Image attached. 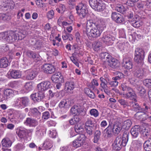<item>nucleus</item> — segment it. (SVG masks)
Masks as SVG:
<instances>
[{
	"instance_id": "f257e3e1",
	"label": "nucleus",
	"mask_w": 151,
	"mask_h": 151,
	"mask_svg": "<svg viewBox=\"0 0 151 151\" xmlns=\"http://www.w3.org/2000/svg\"><path fill=\"white\" fill-rule=\"evenodd\" d=\"M129 133L127 131H125L122 137H117L112 145V149L115 151H119L122 147L126 146L128 140Z\"/></svg>"
},
{
	"instance_id": "f03ea898",
	"label": "nucleus",
	"mask_w": 151,
	"mask_h": 151,
	"mask_svg": "<svg viewBox=\"0 0 151 151\" xmlns=\"http://www.w3.org/2000/svg\"><path fill=\"white\" fill-rule=\"evenodd\" d=\"M0 38L4 39L9 43L15 42L20 39L19 35L13 31L5 32L0 34Z\"/></svg>"
},
{
	"instance_id": "7ed1b4c3",
	"label": "nucleus",
	"mask_w": 151,
	"mask_h": 151,
	"mask_svg": "<svg viewBox=\"0 0 151 151\" xmlns=\"http://www.w3.org/2000/svg\"><path fill=\"white\" fill-rule=\"evenodd\" d=\"M134 60L138 64L142 65L143 64L144 51L142 49L137 48L135 51Z\"/></svg>"
},
{
	"instance_id": "20e7f679",
	"label": "nucleus",
	"mask_w": 151,
	"mask_h": 151,
	"mask_svg": "<svg viewBox=\"0 0 151 151\" xmlns=\"http://www.w3.org/2000/svg\"><path fill=\"white\" fill-rule=\"evenodd\" d=\"M100 0H89V3L91 7L95 10L101 12L105 8L104 4L99 2Z\"/></svg>"
},
{
	"instance_id": "39448f33",
	"label": "nucleus",
	"mask_w": 151,
	"mask_h": 151,
	"mask_svg": "<svg viewBox=\"0 0 151 151\" xmlns=\"http://www.w3.org/2000/svg\"><path fill=\"white\" fill-rule=\"evenodd\" d=\"M102 31L100 28L99 24L93 28H91L89 31H87V36L94 38H96L99 37Z\"/></svg>"
},
{
	"instance_id": "423d86ee",
	"label": "nucleus",
	"mask_w": 151,
	"mask_h": 151,
	"mask_svg": "<svg viewBox=\"0 0 151 151\" xmlns=\"http://www.w3.org/2000/svg\"><path fill=\"white\" fill-rule=\"evenodd\" d=\"M76 10L78 16L81 19L85 18L87 15L88 10L84 5L81 3L76 6Z\"/></svg>"
},
{
	"instance_id": "0eeeda50",
	"label": "nucleus",
	"mask_w": 151,
	"mask_h": 151,
	"mask_svg": "<svg viewBox=\"0 0 151 151\" xmlns=\"http://www.w3.org/2000/svg\"><path fill=\"white\" fill-rule=\"evenodd\" d=\"M133 75L135 77L142 79L145 76L146 73L141 67L136 65L134 68Z\"/></svg>"
},
{
	"instance_id": "6e6552de",
	"label": "nucleus",
	"mask_w": 151,
	"mask_h": 151,
	"mask_svg": "<svg viewBox=\"0 0 151 151\" xmlns=\"http://www.w3.org/2000/svg\"><path fill=\"white\" fill-rule=\"evenodd\" d=\"M52 87L51 83L49 81H43L37 85V88L40 92H44Z\"/></svg>"
},
{
	"instance_id": "1a4fd4ad",
	"label": "nucleus",
	"mask_w": 151,
	"mask_h": 151,
	"mask_svg": "<svg viewBox=\"0 0 151 151\" xmlns=\"http://www.w3.org/2000/svg\"><path fill=\"white\" fill-rule=\"evenodd\" d=\"M86 137L84 134L79 135L77 139L73 142V146L75 148L80 147L84 142Z\"/></svg>"
},
{
	"instance_id": "9d476101",
	"label": "nucleus",
	"mask_w": 151,
	"mask_h": 151,
	"mask_svg": "<svg viewBox=\"0 0 151 151\" xmlns=\"http://www.w3.org/2000/svg\"><path fill=\"white\" fill-rule=\"evenodd\" d=\"M42 68L43 72L47 74H52L55 71V66L51 64H44Z\"/></svg>"
},
{
	"instance_id": "9b49d317",
	"label": "nucleus",
	"mask_w": 151,
	"mask_h": 151,
	"mask_svg": "<svg viewBox=\"0 0 151 151\" xmlns=\"http://www.w3.org/2000/svg\"><path fill=\"white\" fill-rule=\"evenodd\" d=\"M111 18L113 21L118 23H123L124 21V19L123 16L116 12H112Z\"/></svg>"
},
{
	"instance_id": "f8f14e48",
	"label": "nucleus",
	"mask_w": 151,
	"mask_h": 151,
	"mask_svg": "<svg viewBox=\"0 0 151 151\" xmlns=\"http://www.w3.org/2000/svg\"><path fill=\"white\" fill-rule=\"evenodd\" d=\"M25 54L27 56L32 58L36 62L40 60V56L36 52L27 50Z\"/></svg>"
},
{
	"instance_id": "ddd939ff",
	"label": "nucleus",
	"mask_w": 151,
	"mask_h": 151,
	"mask_svg": "<svg viewBox=\"0 0 151 151\" xmlns=\"http://www.w3.org/2000/svg\"><path fill=\"white\" fill-rule=\"evenodd\" d=\"M122 65L125 69L128 70L132 69L133 65L132 59L129 57L124 58L123 59Z\"/></svg>"
},
{
	"instance_id": "4468645a",
	"label": "nucleus",
	"mask_w": 151,
	"mask_h": 151,
	"mask_svg": "<svg viewBox=\"0 0 151 151\" xmlns=\"http://www.w3.org/2000/svg\"><path fill=\"white\" fill-rule=\"evenodd\" d=\"M8 77L9 78L17 79L21 77V73L17 70H12L9 71L7 74Z\"/></svg>"
},
{
	"instance_id": "2eb2a0df",
	"label": "nucleus",
	"mask_w": 151,
	"mask_h": 151,
	"mask_svg": "<svg viewBox=\"0 0 151 151\" xmlns=\"http://www.w3.org/2000/svg\"><path fill=\"white\" fill-rule=\"evenodd\" d=\"M140 129L141 127L139 125H136L132 128L130 133L133 138H135L138 137Z\"/></svg>"
},
{
	"instance_id": "dca6fc26",
	"label": "nucleus",
	"mask_w": 151,
	"mask_h": 151,
	"mask_svg": "<svg viewBox=\"0 0 151 151\" xmlns=\"http://www.w3.org/2000/svg\"><path fill=\"white\" fill-rule=\"evenodd\" d=\"M37 130L35 132L36 136L38 138H41L45 133L46 129L43 126H39L36 128Z\"/></svg>"
},
{
	"instance_id": "f3484780",
	"label": "nucleus",
	"mask_w": 151,
	"mask_h": 151,
	"mask_svg": "<svg viewBox=\"0 0 151 151\" xmlns=\"http://www.w3.org/2000/svg\"><path fill=\"white\" fill-rule=\"evenodd\" d=\"M107 64L111 68H116L120 65V63L116 59L111 57L109 60H108Z\"/></svg>"
},
{
	"instance_id": "a211bd4d",
	"label": "nucleus",
	"mask_w": 151,
	"mask_h": 151,
	"mask_svg": "<svg viewBox=\"0 0 151 151\" xmlns=\"http://www.w3.org/2000/svg\"><path fill=\"white\" fill-rule=\"evenodd\" d=\"M14 6V2L11 0H4L3 1L2 7L4 8H7L6 10L8 9H13Z\"/></svg>"
},
{
	"instance_id": "6ab92c4d",
	"label": "nucleus",
	"mask_w": 151,
	"mask_h": 151,
	"mask_svg": "<svg viewBox=\"0 0 151 151\" xmlns=\"http://www.w3.org/2000/svg\"><path fill=\"white\" fill-rule=\"evenodd\" d=\"M25 78L27 80H32L36 77L37 72L35 70H29L27 71Z\"/></svg>"
},
{
	"instance_id": "aec40b11",
	"label": "nucleus",
	"mask_w": 151,
	"mask_h": 151,
	"mask_svg": "<svg viewBox=\"0 0 151 151\" xmlns=\"http://www.w3.org/2000/svg\"><path fill=\"white\" fill-rule=\"evenodd\" d=\"M83 109L80 106L75 105L72 107L70 109L71 112L72 114L78 115L83 111Z\"/></svg>"
},
{
	"instance_id": "412c9836",
	"label": "nucleus",
	"mask_w": 151,
	"mask_h": 151,
	"mask_svg": "<svg viewBox=\"0 0 151 151\" xmlns=\"http://www.w3.org/2000/svg\"><path fill=\"white\" fill-rule=\"evenodd\" d=\"M63 77L62 76L60 72H58L53 74L52 77L51 79L54 82L58 83L59 81L63 82Z\"/></svg>"
},
{
	"instance_id": "4be33fe9",
	"label": "nucleus",
	"mask_w": 151,
	"mask_h": 151,
	"mask_svg": "<svg viewBox=\"0 0 151 151\" xmlns=\"http://www.w3.org/2000/svg\"><path fill=\"white\" fill-rule=\"evenodd\" d=\"M29 113L30 115L34 117L40 119L41 116V113L36 108L30 109Z\"/></svg>"
},
{
	"instance_id": "5701e85b",
	"label": "nucleus",
	"mask_w": 151,
	"mask_h": 151,
	"mask_svg": "<svg viewBox=\"0 0 151 151\" xmlns=\"http://www.w3.org/2000/svg\"><path fill=\"white\" fill-rule=\"evenodd\" d=\"M99 24L98 22H93L92 20H88L86 25V33H87V30L88 31H90V29H89V27L93 28V27H95L96 26H98Z\"/></svg>"
},
{
	"instance_id": "b1692460",
	"label": "nucleus",
	"mask_w": 151,
	"mask_h": 151,
	"mask_svg": "<svg viewBox=\"0 0 151 151\" xmlns=\"http://www.w3.org/2000/svg\"><path fill=\"white\" fill-rule=\"evenodd\" d=\"M115 39L114 37L108 34L107 32L104 33L102 38V40L104 42H111V41L114 40Z\"/></svg>"
},
{
	"instance_id": "393cba45",
	"label": "nucleus",
	"mask_w": 151,
	"mask_h": 151,
	"mask_svg": "<svg viewBox=\"0 0 151 151\" xmlns=\"http://www.w3.org/2000/svg\"><path fill=\"white\" fill-rule=\"evenodd\" d=\"M132 110L135 111H140L142 107L136 101L129 102V106Z\"/></svg>"
},
{
	"instance_id": "a878e982",
	"label": "nucleus",
	"mask_w": 151,
	"mask_h": 151,
	"mask_svg": "<svg viewBox=\"0 0 151 151\" xmlns=\"http://www.w3.org/2000/svg\"><path fill=\"white\" fill-rule=\"evenodd\" d=\"M52 147V141L48 139L45 140L42 145V147L44 150H50Z\"/></svg>"
},
{
	"instance_id": "bb28decb",
	"label": "nucleus",
	"mask_w": 151,
	"mask_h": 151,
	"mask_svg": "<svg viewBox=\"0 0 151 151\" xmlns=\"http://www.w3.org/2000/svg\"><path fill=\"white\" fill-rule=\"evenodd\" d=\"M124 95L126 96V97L127 98H132L135 101L137 102V100L136 99V94L132 88H131L130 91H128Z\"/></svg>"
},
{
	"instance_id": "cd10ccee",
	"label": "nucleus",
	"mask_w": 151,
	"mask_h": 151,
	"mask_svg": "<svg viewBox=\"0 0 151 151\" xmlns=\"http://www.w3.org/2000/svg\"><path fill=\"white\" fill-rule=\"evenodd\" d=\"M9 65L10 63L6 57L0 59V68H5Z\"/></svg>"
},
{
	"instance_id": "c85d7f7f",
	"label": "nucleus",
	"mask_w": 151,
	"mask_h": 151,
	"mask_svg": "<svg viewBox=\"0 0 151 151\" xmlns=\"http://www.w3.org/2000/svg\"><path fill=\"white\" fill-rule=\"evenodd\" d=\"M12 142L8 138H4L1 141L2 146L4 147H9L12 145Z\"/></svg>"
},
{
	"instance_id": "c756f323",
	"label": "nucleus",
	"mask_w": 151,
	"mask_h": 151,
	"mask_svg": "<svg viewBox=\"0 0 151 151\" xmlns=\"http://www.w3.org/2000/svg\"><path fill=\"white\" fill-rule=\"evenodd\" d=\"M105 136L106 138L111 137L112 135V129L111 124H109L108 126L105 130Z\"/></svg>"
},
{
	"instance_id": "7c9ffc66",
	"label": "nucleus",
	"mask_w": 151,
	"mask_h": 151,
	"mask_svg": "<svg viewBox=\"0 0 151 151\" xmlns=\"http://www.w3.org/2000/svg\"><path fill=\"white\" fill-rule=\"evenodd\" d=\"M143 147L146 151H151V138L145 142L143 144Z\"/></svg>"
},
{
	"instance_id": "2f4dec72",
	"label": "nucleus",
	"mask_w": 151,
	"mask_h": 151,
	"mask_svg": "<svg viewBox=\"0 0 151 151\" xmlns=\"http://www.w3.org/2000/svg\"><path fill=\"white\" fill-rule=\"evenodd\" d=\"M74 88V84L72 81L67 82L65 86V89L68 92L73 90Z\"/></svg>"
},
{
	"instance_id": "473e14b6",
	"label": "nucleus",
	"mask_w": 151,
	"mask_h": 151,
	"mask_svg": "<svg viewBox=\"0 0 151 151\" xmlns=\"http://www.w3.org/2000/svg\"><path fill=\"white\" fill-rule=\"evenodd\" d=\"M122 127L120 125L114 124L112 128L113 132L115 134H118L122 129Z\"/></svg>"
},
{
	"instance_id": "72a5a7b5",
	"label": "nucleus",
	"mask_w": 151,
	"mask_h": 151,
	"mask_svg": "<svg viewBox=\"0 0 151 151\" xmlns=\"http://www.w3.org/2000/svg\"><path fill=\"white\" fill-rule=\"evenodd\" d=\"M13 91L12 90L10 89H7L4 90V91L3 97L2 100H3L6 99L7 96H11L12 95Z\"/></svg>"
},
{
	"instance_id": "f704fd0d",
	"label": "nucleus",
	"mask_w": 151,
	"mask_h": 151,
	"mask_svg": "<svg viewBox=\"0 0 151 151\" xmlns=\"http://www.w3.org/2000/svg\"><path fill=\"white\" fill-rule=\"evenodd\" d=\"M17 129L18 130L16 133L19 137L21 138H23L26 137L24 128H20Z\"/></svg>"
},
{
	"instance_id": "c9c22d12",
	"label": "nucleus",
	"mask_w": 151,
	"mask_h": 151,
	"mask_svg": "<svg viewBox=\"0 0 151 151\" xmlns=\"http://www.w3.org/2000/svg\"><path fill=\"white\" fill-rule=\"evenodd\" d=\"M122 90L123 91L124 95L128 91H130L131 88H130L127 83L125 82L122 83L121 85Z\"/></svg>"
},
{
	"instance_id": "e433bc0d",
	"label": "nucleus",
	"mask_w": 151,
	"mask_h": 151,
	"mask_svg": "<svg viewBox=\"0 0 151 151\" xmlns=\"http://www.w3.org/2000/svg\"><path fill=\"white\" fill-rule=\"evenodd\" d=\"M149 131L145 128H141L140 130V133L142 136L144 138H146L150 135Z\"/></svg>"
},
{
	"instance_id": "4c0bfd02",
	"label": "nucleus",
	"mask_w": 151,
	"mask_h": 151,
	"mask_svg": "<svg viewBox=\"0 0 151 151\" xmlns=\"http://www.w3.org/2000/svg\"><path fill=\"white\" fill-rule=\"evenodd\" d=\"M11 18V16L8 14H0V22L1 21H8Z\"/></svg>"
},
{
	"instance_id": "58836bf2",
	"label": "nucleus",
	"mask_w": 151,
	"mask_h": 151,
	"mask_svg": "<svg viewBox=\"0 0 151 151\" xmlns=\"http://www.w3.org/2000/svg\"><path fill=\"white\" fill-rule=\"evenodd\" d=\"M21 99L22 107L27 106L29 104L30 100L28 97H21Z\"/></svg>"
},
{
	"instance_id": "ea45409f",
	"label": "nucleus",
	"mask_w": 151,
	"mask_h": 151,
	"mask_svg": "<svg viewBox=\"0 0 151 151\" xmlns=\"http://www.w3.org/2000/svg\"><path fill=\"white\" fill-rule=\"evenodd\" d=\"M131 24L135 28H138L142 25V22L140 21H137L135 19L134 20H130Z\"/></svg>"
},
{
	"instance_id": "a19ab883",
	"label": "nucleus",
	"mask_w": 151,
	"mask_h": 151,
	"mask_svg": "<svg viewBox=\"0 0 151 151\" xmlns=\"http://www.w3.org/2000/svg\"><path fill=\"white\" fill-rule=\"evenodd\" d=\"M85 128L88 137H92L94 130V127H85Z\"/></svg>"
},
{
	"instance_id": "79ce46f5",
	"label": "nucleus",
	"mask_w": 151,
	"mask_h": 151,
	"mask_svg": "<svg viewBox=\"0 0 151 151\" xmlns=\"http://www.w3.org/2000/svg\"><path fill=\"white\" fill-rule=\"evenodd\" d=\"M75 130L76 133L80 134L83 130V126L80 123L76 124L75 126Z\"/></svg>"
},
{
	"instance_id": "37998d69",
	"label": "nucleus",
	"mask_w": 151,
	"mask_h": 151,
	"mask_svg": "<svg viewBox=\"0 0 151 151\" xmlns=\"http://www.w3.org/2000/svg\"><path fill=\"white\" fill-rule=\"evenodd\" d=\"M100 56L101 58L102 59H104L105 61H106L107 63L108 62V60H109L112 57L110 55L106 52L101 53L100 54Z\"/></svg>"
},
{
	"instance_id": "c03bdc74",
	"label": "nucleus",
	"mask_w": 151,
	"mask_h": 151,
	"mask_svg": "<svg viewBox=\"0 0 151 151\" xmlns=\"http://www.w3.org/2000/svg\"><path fill=\"white\" fill-rule=\"evenodd\" d=\"M62 37L64 40H68L69 41H71L73 40L72 35L67 32H65L63 34Z\"/></svg>"
},
{
	"instance_id": "a18cd8bd",
	"label": "nucleus",
	"mask_w": 151,
	"mask_h": 151,
	"mask_svg": "<svg viewBox=\"0 0 151 151\" xmlns=\"http://www.w3.org/2000/svg\"><path fill=\"white\" fill-rule=\"evenodd\" d=\"M115 10L119 12L123 13L126 10V9L122 5L117 4L115 7Z\"/></svg>"
},
{
	"instance_id": "49530a36",
	"label": "nucleus",
	"mask_w": 151,
	"mask_h": 151,
	"mask_svg": "<svg viewBox=\"0 0 151 151\" xmlns=\"http://www.w3.org/2000/svg\"><path fill=\"white\" fill-rule=\"evenodd\" d=\"M132 144L134 148L138 150L140 149L141 148L142 143L140 141L135 140L132 142Z\"/></svg>"
},
{
	"instance_id": "de8ad7c7",
	"label": "nucleus",
	"mask_w": 151,
	"mask_h": 151,
	"mask_svg": "<svg viewBox=\"0 0 151 151\" xmlns=\"http://www.w3.org/2000/svg\"><path fill=\"white\" fill-rule=\"evenodd\" d=\"M132 124V122L131 120L127 119L124 122L122 127L124 129H128L131 127Z\"/></svg>"
},
{
	"instance_id": "09e8293b",
	"label": "nucleus",
	"mask_w": 151,
	"mask_h": 151,
	"mask_svg": "<svg viewBox=\"0 0 151 151\" xmlns=\"http://www.w3.org/2000/svg\"><path fill=\"white\" fill-rule=\"evenodd\" d=\"M69 102L68 101L65 99H63L59 103L58 106L60 108H66L69 105Z\"/></svg>"
},
{
	"instance_id": "8fccbe9b",
	"label": "nucleus",
	"mask_w": 151,
	"mask_h": 151,
	"mask_svg": "<svg viewBox=\"0 0 151 151\" xmlns=\"http://www.w3.org/2000/svg\"><path fill=\"white\" fill-rule=\"evenodd\" d=\"M101 132L100 131L96 130L94 134V143H97L100 138Z\"/></svg>"
},
{
	"instance_id": "3c124183",
	"label": "nucleus",
	"mask_w": 151,
	"mask_h": 151,
	"mask_svg": "<svg viewBox=\"0 0 151 151\" xmlns=\"http://www.w3.org/2000/svg\"><path fill=\"white\" fill-rule=\"evenodd\" d=\"M143 106H144V107L142 108L140 111L144 113H149V111H150V108L149 106V105L145 103H144Z\"/></svg>"
},
{
	"instance_id": "603ef678",
	"label": "nucleus",
	"mask_w": 151,
	"mask_h": 151,
	"mask_svg": "<svg viewBox=\"0 0 151 151\" xmlns=\"http://www.w3.org/2000/svg\"><path fill=\"white\" fill-rule=\"evenodd\" d=\"M92 46L94 50L96 51H98L100 49L101 46V43L100 42L95 41L93 42Z\"/></svg>"
},
{
	"instance_id": "864d4df0",
	"label": "nucleus",
	"mask_w": 151,
	"mask_h": 151,
	"mask_svg": "<svg viewBox=\"0 0 151 151\" xmlns=\"http://www.w3.org/2000/svg\"><path fill=\"white\" fill-rule=\"evenodd\" d=\"M118 102L124 108L129 106V102H128L127 101L123 99L118 100Z\"/></svg>"
},
{
	"instance_id": "5fc2aeb1",
	"label": "nucleus",
	"mask_w": 151,
	"mask_h": 151,
	"mask_svg": "<svg viewBox=\"0 0 151 151\" xmlns=\"http://www.w3.org/2000/svg\"><path fill=\"white\" fill-rule=\"evenodd\" d=\"M112 81H109L108 83L112 87H116L118 85L119 80L115 79V77L112 78Z\"/></svg>"
},
{
	"instance_id": "6e6d98bb",
	"label": "nucleus",
	"mask_w": 151,
	"mask_h": 151,
	"mask_svg": "<svg viewBox=\"0 0 151 151\" xmlns=\"http://www.w3.org/2000/svg\"><path fill=\"white\" fill-rule=\"evenodd\" d=\"M24 88L27 92L32 90L33 88L32 83L31 82L27 83L24 86Z\"/></svg>"
},
{
	"instance_id": "4d7b16f0",
	"label": "nucleus",
	"mask_w": 151,
	"mask_h": 151,
	"mask_svg": "<svg viewBox=\"0 0 151 151\" xmlns=\"http://www.w3.org/2000/svg\"><path fill=\"white\" fill-rule=\"evenodd\" d=\"M26 122L27 124H34L35 125H37L38 124V122L37 120L29 118H27Z\"/></svg>"
},
{
	"instance_id": "13d9d810",
	"label": "nucleus",
	"mask_w": 151,
	"mask_h": 151,
	"mask_svg": "<svg viewBox=\"0 0 151 151\" xmlns=\"http://www.w3.org/2000/svg\"><path fill=\"white\" fill-rule=\"evenodd\" d=\"M21 97L17 98L14 102V105L18 108L22 107Z\"/></svg>"
},
{
	"instance_id": "bf43d9fd",
	"label": "nucleus",
	"mask_w": 151,
	"mask_h": 151,
	"mask_svg": "<svg viewBox=\"0 0 151 151\" xmlns=\"http://www.w3.org/2000/svg\"><path fill=\"white\" fill-rule=\"evenodd\" d=\"M90 114L91 116L95 117H98L99 115V112L96 109H92L89 111Z\"/></svg>"
},
{
	"instance_id": "052dcab7",
	"label": "nucleus",
	"mask_w": 151,
	"mask_h": 151,
	"mask_svg": "<svg viewBox=\"0 0 151 151\" xmlns=\"http://www.w3.org/2000/svg\"><path fill=\"white\" fill-rule=\"evenodd\" d=\"M137 89L139 91V95L142 97L145 96L146 93L145 90L142 86H138Z\"/></svg>"
},
{
	"instance_id": "680f3d73",
	"label": "nucleus",
	"mask_w": 151,
	"mask_h": 151,
	"mask_svg": "<svg viewBox=\"0 0 151 151\" xmlns=\"http://www.w3.org/2000/svg\"><path fill=\"white\" fill-rule=\"evenodd\" d=\"M94 123L91 119H88L85 123V127H94Z\"/></svg>"
},
{
	"instance_id": "e2e57ef3",
	"label": "nucleus",
	"mask_w": 151,
	"mask_h": 151,
	"mask_svg": "<svg viewBox=\"0 0 151 151\" xmlns=\"http://www.w3.org/2000/svg\"><path fill=\"white\" fill-rule=\"evenodd\" d=\"M37 97L38 98L37 100V101L38 100V102H40L45 97L44 92L41 91L40 92L39 91H38Z\"/></svg>"
},
{
	"instance_id": "0e129e2a",
	"label": "nucleus",
	"mask_w": 151,
	"mask_h": 151,
	"mask_svg": "<svg viewBox=\"0 0 151 151\" xmlns=\"http://www.w3.org/2000/svg\"><path fill=\"white\" fill-rule=\"evenodd\" d=\"M54 12L53 10H51L47 13L46 16L47 18L50 19H52L54 17Z\"/></svg>"
},
{
	"instance_id": "69168bd1",
	"label": "nucleus",
	"mask_w": 151,
	"mask_h": 151,
	"mask_svg": "<svg viewBox=\"0 0 151 151\" xmlns=\"http://www.w3.org/2000/svg\"><path fill=\"white\" fill-rule=\"evenodd\" d=\"M143 83L146 86L151 88V79H145L143 81Z\"/></svg>"
},
{
	"instance_id": "338daca9",
	"label": "nucleus",
	"mask_w": 151,
	"mask_h": 151,
	"mask_svg": "<svg viewBox=\"0 0 151 151\" xmlns=\"http://www.w3.org/2000/svg\"><path fill=\"white\" fill-rule=\"evenodd\" d=\"M116 76L115 77V79L119 80L121 78L124 77V75L120 72H116Z\"/></svg>"
},
{
	"instance_id": "774afa93",
	"label": "nucleus",
	"mask_w": 151,
	"mask_h": 151,
	"mask_svg": "<svg viewBox=\"0 0 151 151\" xmlns=\"http://www.w3.org/2000/svg\"><path fill=\"white\" fill-rule=\"evenodd\" d=\"M135 114V116L136 118L138 119H142L143 114L142 112L141 111H138Z\"/></svg>"
}]
</instances>
